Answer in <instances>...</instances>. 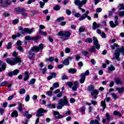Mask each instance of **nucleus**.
Wrapping results in <instances>:
<instances>
[{"mask_svg":"<svg viewBox=\"0 0 124 124\" xmlns=\"http://www.w3.org/2000/svg\"><path fill=\"white\" fill-rule=\"evenodd\" d=\"M41 37L39 36H36L34 37H32V40H34L36 42L38 40V39H40Z\"/></svg>","mask_w":124,"mask_h":124,"instance_id":"obj_37","label":"nucleus"},{"mask_svg":"<svg viewBox=\"0 0 124 124\" xmlns=\"http://www.w3.org/2000/svg\"><path fill=\"white\" fill-rule=\"evenodd\" d=\"M115 47H120V46L116 43L113 44V45L110 46V48H111L112 50H115Z\"/></svg>","mask_w":124,"mask_h":124,"instance_id":"obj_39","label":"nucleus"},{"mask_svg":"<svg viewBox=\"0 0 124 124\" xmlns=\"http://www.w3.org/2000/svg\"><path fill=\"white\" fill-rule=\"evenodd\" d=\"M71 35V33H70L69 31H64V37H66V38H68Z\"/></svg>","mask_w":124,"mask_h":124,"instance_id":"obj_22","label":"nucleus"},{"mask_svg":"<svg viewBox=\"0 0 124 124\" xmlns=\"http://www.w3.org/2000/svg\"><path fill=\"white\" fill-rule=\"evenodd\" d=\"M26 93V90L24 89H20V91H19L20 94H24Z\"/></svg>","mask_w":124,"mask_h":124,"instance_id":"obj_54","label":"nucleus"},{"mask_svg":"<svg viewBox=\"0 0 124 124\" xmlns=\"http://www.w3.org/2000/svg\"><path fill=\"white\" fill-rule=\"evenodd\" d=\"M35 78H32L30 81H29V85H34V83H35Z\"/></svg>","mask_w":124,"mask_h":124,"instance_id":"obj_35","label":"nucleus"},{"mask_svg":"<svg viewBox=\"0 0 124 124\" xmlns=\"http://www.w3.org/2000/svg\"><path fill=\"white\" fill-rule=\"evenodd\" d=\"M12 4V2L9 0H6L5 2V6H8V5H10Z\"/></svg>","mask_w":124,"mask_h":124,"instance_id":"obj_33","label":"nucleus"},{"mask_svg":"<svg viewBox=\"0 0 124 124\" xmlns=\"http://www.w3.org/2000/svg\"><path fill=\"white\" fill-rule=\"evenodd\" d=\"M19 31H21V33L22 34H26V33H28V34H31L32 32H33V31H34V28H31L30 29V28H25L23 29V27L22 26H20L18 27Z\"/></svg>","mask_w":124,"mask_h":124,"instance_id":"obj_5","label":"nucleus"},{"mask_svg":"<svg viewBox=\"0 0 124 124\" xmlns=\"http://www.w3.org/2000/svg\"><path fill=\"white\" fill-rule=\"evenodd\" d=\"M18 111H19V112H22V111H23V104H22L20 102H18Z\"/></svg>","mask_w":124,"mask_h":124,"instance_id":"obj_20","label":"nucleus"},{"mask_svg":"<svg viewBox=\"0 0 124 124\" xmlns=\"http://www.w3.org/2000/svg\"><path fill=\"white\" fill-rule=\"evenodd\" d=\"M21 15L24 16V17L28 16V14L25 12H21Z\"/></svg>","mask_w":124,"mask_h":124,"instance_id":"obj_59","label":"nucleus"},{"mask_svg":"<svg viewBox=\"0 0 124 124\" xmlns=\"http://www.w3.org/2000/svg\"><path fill=\"white\" fill-rule=\"evenodd\" d=\"M113 115H114V116H119V118H121L122 116V114L117 110L113 111Z\"/></svg>","mask_w":124,"mask_h":124,"instance_id":"obj_27","label":"nucleus"},{"mask_svg":"<svg viewBox=\"0 0 124 124\" xmlns=\"http://www.w3.org/2000/svg\"><path fill=\"white\" fill-rule=\"evenodd\" d=\"M24 116L26 117L27 119H30L32 117V115H31V114H29L28 111H26L25 112Z\"/></svg>","mask_w":124,"mask_h":124,"instance_id":"obj_23","label":"nucleus"},{"mask_svg":"<svg viewBox=\"0 0 124 124\" xmlns=\"http://www.w3.org/2000/svg\"><path fill=\"white\" fill-rule=\"evenodd\" d=\"M11 47H12V43L11 42H9L7 46V50H9V49H11Z\"/></svg>","mask_w":124,"mask_h":124,"instance_id":"obj_46","label":"nucleus"},{"mask_svg":"<svg viewBox=\"0 0 124 124\" xmlns=\"http://www.w3.org/2000/svg\"><path fill=\"white\" fill-rule=\"evenodd\" d=\"M64 31H60L58 33V36H64Z\"/></svg>","mask_w":124,"mask_h":124,"instance_id":"obj_47","label":"nucleus"},{"mask_svg":"<svg viewBox=\"0 0 124 124\" xmlns=\"http://www.w3.org/2000/svg\"><path fill=\"white\" fill-rule=\"evenodd\" d=\"M21 62L22 61L21 60V58L19 57H16L13 60L9 58H8L6 60V62L11 65H15V64H17V63Z\"/></svg>","mask_w":124,"mask_h":124,"instance_id":"obj_4","label":"nucleus"},{"mask_svg":"<svg viewBox=\"0 0 124 124\" xmlns=\"http://www.w3.org/2000/svg\"><path fill=\"white\" fill-rule=\"evenodd\" d=\"M25 40H26L27 41H29V40H32V37H31L30 36H26L25 37Z\"/></svg>","mask_w":124,"mask_h":124,"instance_id":"obj_51","label":"nucleus"},{"mask_svg":"<svg viewBox=\"0 0 124 124\" xmlns=\"http://www.w3.org/2000/svg\"><path fill=\"white\" fill-rule=\"evenodd\" d=\"M74 3H75V5L77 6H78V7H82L84 4H86L87 3V0H75Z\"/></svg>","mask_w":124,"mask_h":124,"instance_id":"obj_6","label":"nucleus"},{"mask_svg":"<svg viewBox=\"0 0 124 124\" xmlns=\"http://www.w3.org/2000/svg\"><path fill=\"white\" fill-rule=\"evenodd\" d=\"M43 48H44V46L42 44H40L38 46H34L29 51V54L30 56H34L35 53H37L39 51H42Z\"/></svg>","mask_w":124,"mask_h":124,"instance_id":"obj_1","label":"nucleus"},{"mask_svg":"<svg viewBox=\"0 0 124 124\" xmlns=\"http://www.w3.org/2000/svg\"><path fill=\"white\" fill-rule=\"evenodd\" d=\"M119 16L120 17H124V11H122L119 13Z\"/></svg>","mask_w":124,"mask_h":124,"instance_id":"obj_58","label":"nucleus"},{"mask_svg":"<svg viewBox=\"0 0 124 124\" xmlns=\"http://www.w3.org/2000/svg\"><path fill=\"white\" fill-rule=\"evenodd\" d=\"M11 116L12 118H14V117H18V111L16 110H14V111L11 113Z\"/></svg>","mask_w":124,"mask_h":124,"instance_id":"obj_18","label":"nucleus"},{"mask_svg":"<svg viewBox=\"0 0 124 124\" xmlns=\"http://www.w3.org/2000/svg\"><path fill=\"white\" fill-rule=\"evenodd\" d=\"M69 73H71L72 74H74L77 72V70L76 69L70 68L68 70Z\"/></svg>","mask_w":124,"mask_h":124,"instance_id":"obj_25","label":"nucleus"},{"mask_svg":"<svg viewBox=\"0 0 124 124\" xmlns=\"http://www.w3.org/2000/svg\"><path fill=\"white\" fill-rule=\"evenodd\" d=\"M66 13L67 15H70L71 14V11H70L69 9H66Z\"/></svg>","mask_w":124,"mask_h":124,"instance_id":"obj_64","label":"nucleus"},{"mask_svg":"<svg viewBox=\"0 0 124 124\" xmlns=\"http://www.w3.org/2000/svg\"><path fill=\"white\" fill-rule=\"evenodd\" d=\"M121 53H122V55L124 56V46H122L121 48H118L115 50V52L114 53V56L116 60H117L118 62L121 61V58H119L120 55H121Z\"/></svg>","mask_w":124,"mask_h":124,"instance_id":"obj_3","label":"nucleus"},{"mask_svg":"<svg viewBox=\"0 0 124 124\" xmlns=\"http://www.w3.org/2000/svg\"><path fill=\"white\" fill-rule=\"evenodd\" d=\"M63 20H64L63 16L57 18V22H62V21H63Z\"/></svg>","mask_w":124,"mask_h":124,"instance_id":"obj_55","label":"nucleus"},{"mask_svg":"<svg viewBox=\"0 0 124 124\" xmlns=\"http://www.w3.org/2000/svg\"><path fill=\"white\" fill-rule=\"evenodd\" d=\"M109 25L111 28H116V25L113 21H109Z\"/></svg>","mask_w":124,"mask_h":124,"instance_id":"obj_42","label":"nucleus"},{"mask_svg":"<svg viewBox=\"0 0 124 124\" xmlns=\"http://www.w3.org/2000/svg\"><path fill=\"white\" fill-rule=\"evenodd\" d=\"M15 11L16 12H26L27 10L24 8H20L17 7L15 9Z\"/></svg>","mask_w":124,"mask_h":124,"instance_id":"obj_13","label":"nucleus"},{"mask_svg":"<svg viewBox=\"0 0 124 124\" xmlns=\"http://www.w3.org/2000/svg\"><path fill=\"white\" fill-rule=\"evenodd\" d=\"M16 46H18V47H20V46H22V41L20 40H18L16 44Z\"/></svg>","mask_w":124,"mask_h":124,"instance_id":"obj_45","label":"nucleus"},{"mask_svg":"<svg viewBox=\"0 0 124 124\" xmlns=\"http://www.w3.org/2000/svg\"><path fill=\"white\" fill-rule=\"evenodd\" d=\"M93 44L95 45V48L97 49H100V45L98 44V40H97V38L96 37H93Z\"/></svg>","mask_w":124,"mask_h":124,"instance_id":"obj_9","label":"nucleus"},{"mask_svg":"<svg viewBox=\"0 0 124 124\" xmlns=\"http://www.w3.org/2000/svg\"><path fill=\"white\" fill-rule=\"evenodd\" d=\"M86 18H87V16L84 14L81 16H80V17L78 18V20L79 21H83V20H85Z\"/></svg>","mask_w":124,"mask_h":124,"instance_id":"obj_32","label":"nucleus"},{"mask_svg":"<svg viewBox=\"0 0 124 124\" xmlns=\"http://www.w3.org/2000/svg\"><path fill=\"white\" fill-rule=\"evenodd\" d=\"M50 76L47 77V80H51V79H53V78H56L57 76V74L55 72H50Z\"/></svg>","mask_w":124,"mask_h":124,"instance_id":"obj_12","label":"nucleus"},{"mask_svg":"<svg viewBox=\"0 0 124 124\" xmlns=\"http://www.w3.org/2000/svg\"><path fill=\"white\" fill-rule=\"evenodd\" d=\"M93 92L91 93V95L93 96V94H95L96 95H97L98 94V91L96 90H93Z\"/></svg>","mask_w":124,"mask_h":124,"instance_id":"obj_50","label":"nucleus"},{"mask_svg":"<svg viewBox=\"0 0 124 124\" xmlns=\"http://www.w3.org/2000/svg\"><path fill=\"white\" fill-rule=\"evenodd\" d=\"M67 86H68L70 88H72V86H73V82L70 81L66 83Z\"/></svg>","mask_w":124,"mask_h":124,"instance_id":"obj_49","label":"nucleus"},{"mask_svg":"<svg viewBox=\"0 0 124 124\" xmlns=\"http://www.w3.org/2000/svg\"><path fill=\"white\" fill-rule=\"evenodd\" d=\"M73 86L72 87L73 91H76L79 87V82L78 81H75L73 82Z\"/></svg>","mask_w":124,"mask_h":124,"instance_id":"obj_10","label":"nucleus"},{"mask_svg":"<svg viewBox=\"0 0 124 124\" xmlns=\"http://www.w3.org/2000/svg\"><path fill=\"white\" fill-rule=\"evenodd\" d=\"M46 94L47 95H48V96H52L53 94V92H52V91L51 90H49L46 92Z\"/></svg>","mask_w":124,"mask_h":124,"instance_id":"obj_48","label":"nucleus"},{"mask_svg":"<svg viewBox=\"0 0 124 124\" xmlns=\"http://www.w3.org/2000/svg\"><path fill=\"white\" fill-rule=\"evenodd\" d=\"M53 116L54 118H55L56 120L62 119V118H64V116L61 114L59 111H53Z\"/></svg>","mask_w":124,"mask_h":124,"instance_id":"obj_7","label":"nucleus"},{"mask_svg":"<svg viewBox=\"0 0 124 124\" xmlns=\"http://www.w3.org/2000/svg\"><path fill=\"white\" fill-rule=\"evenodd\" d=\"M111 95L114 99H117L118 98V96L115 93H112Z\"/></svg>","mask_w":124,"mask_h":124,"instance_id":"obj_60","label":"nucleus"},{"mask_svg":"<svg viewBox=\"0 0 124 124\" xmlns=\"http://www.w3.org/2000/svg\"><path fill=\"white\" fill-rule=\"evenodd\" d=\"M116 91H118L119 93H124V88L122 87V88H117L116 89Z\"/></svg>","mask_w":124,"mask_h":124,"instance_id":"obj_28","label":"nucleus"},{"mask_svg":"<svg viewBox=\"0 0 124 124\" xmlns=\"http://www.w3.org/2000/svg\"><path fill=\"white\" fill-rule=\"evenodd\" d=\"M20 36H21V33L17 32V35H12V38L13 39H16L17 37H20Z\"/></svg>","mask_w":124,"mask_h":124,"instance_id":"obj_29","label":"nucleus"},{"mask_svg":"<svg viewBox=\"0 0 124 124\" xmlns=\"http://www.w3.org/2000/svg\"><path fill=\"white\" fill-rule=\"evenodd\" d=\"M89 52H93V53L95 52V48H94V46L92 47L89 50Z\"/></svg>","mask_w":124,"mask_h":124,"instance_id":"obj_62","label":"nucleus"},{"mask_svg":"<svg viewBox=\"0 0 124 124\" xmlns=\"http://www.w3.org/2000/svg\"><path fill=\"white\" fill-rule=\"evenodd\" d=\"M115 68H114L113 65H111L110 66L108 67V73H111L112 71H114Z\"/></svg>","mask_w":124,"mask_h":124,"instance_id":"obj_21","label":"nucleus"},{"mask_svg":"<svg viewBox=\"0 0 124 124\" xmlns=\"http://www.w3.org/2000/svg\"><path fill=\"white\" fill-rule=\"evenodd\" d=\"M30 101V95H27V96L25 97V101L28 102V101Z\"/></svg>","mask_w":124,"mask_h":124,"instance_id":"obj_63","label":"nucleus"},{"mask_svg":"<svg viewBox=\"0 0 124 124\" xmlns=\"http://www.w3.org/2000/svg\"><path fill=\"white\" fill-rule=\"evenodd\" d=\"M24 75L25 77L23 78L24 81H27L30 79V75H31V74H30L29 72H25Z\"/></svg>","mask_w":124,"mask_h":124,"instance_id":"obj_15","label":"nucleus"},{"mask_svg":"<svg viewBox=\"0 0 124 124\" xmlns=\"http://www.w3.org/2000/svg\"><path fill=\"white\" fill-rule=\"evenodd\" d=\"M85 42H88V43H92L93 42V39L91 38H88L85 40Z\"/></svg>","mask_w":124,"mask_h":124,"instance_id":"obj_40","label":"nucleus"},{"mask_svg":"<svg viewBox=\"0 0 124 124\" xmlns=\"http://www.w3.org/2000/svg\"><path fill=\"white\" fill-rule=\"evenodd\" d=\"M67 104H68V101L67 100V98H66V96H64L63 99H60L58 101V106L57 107V108L58 109H62L63 106H66Z\"/></svg>","mask_w":124,"mask_h":124,"instance_id":"obj_2","label":"nucleus"},{"mask_svg":"<svg viewBox=\"0 0 124 124\" xmlns=\"http://www.w3.org/2000/svg\"><path fill=\"white\" fill-rule=\"evenodd\" d=\"M53 9H54V10H56V11H58V10H60V9H61V7L59 5H56L53 8Z\"/></svg>","mask_w":124,"mask_h":124,"instance_id":"obj_43","label":"nucleus"},{"mask_svg":"<svg viewBox=\"0 0 124 124\" xmlns=\"http://www.w3.org/2000/svg\"><path fill=\"white\" fill-rule=\"evenodd\" d=\"M118 9L119 10H124V3H120L118 4Z\"/></svg>","mask_w":124,"mask_h":124,"instance_id":"obj_24","label":"nucleus"},{"mask_svg":"<svg viewBox=\"0 0 124 124\" xmlns=\"http://www.w3.org/2000/svg\"><path fill=\"white\" fill-rule=\"evenodd\" d=\"M85 111H86V108L84 106L79 108V112H80L82 115H85Z\"/></svg>","mask_w":124,"mask_h":124,"instance_id":"obj_26","label":"nucleus"},{"mask_svg":"<svg viewBox=\"0 0 124 124\" xmlns=\"http://www.w3.org/2000/svg\"><path fill=\"white\" fill-rule=\"evenodd\" d=\"M43 113H47V110H44L43 108H40L37 111L36 116L38 117H42Z\"/></svg>","mask_w":124,"mask_h":124,"instance_id":"obj_8","label":"nucleus"},{"mask_svg":"<svg viewBox=\"0 0 124 124\" xmlns=\"http://www.w3.org/2000/svg\"><path fill=\"white\" fill-rule=\"evenodd\" d=\"M89 92H93L94 91V86L91 85L88 87Z\"/></svg>","mask_w":124,"mask_h":124,"instance_id":"obj_30","label":"nucleus"},{"mask_svg":"<svg viewBox=\"0 0 124 124\" xmlns=\"http://www.w3.org/2000/svg\"><path fill=\"white\" fill-rule=\"evenodd\" d=\"M72 58L69 57L65 59L63 62V64L64 65H69V61H71Z\"/></svg>","mask_w":124,"mask_h":124,"instance_id":"obj_11","label":"nucleus"},{"mask_svg":"<svg viewBox=\"0 0 124 124\" xmlns=\"http://www.w3.org/2000/svg\"><path fill=\"white\" fill-rule=\"evenodd\" d=\"M106 117L107 121H110V115H109V113H107L106 114Z\"/></svg>","mask_w":124,"mask_h":124,"instance_id":"obj_57","label":"nucleus"},{"mask_svg":"<svg viewBox=\"0 0 124 124\" xmlns=\"http://www.w3.org/2000/svg\"><path fill=\"white\" fill-rule=\"evenodd\" d=\"M64 115H65V116H68L69 115H71V112L70 111V110H68L67 111H65L64 112Z\"/></svg>","mask_w":124,"mask_h":124,"instance_id":"obj_61","label":"nucleus"},{"mask_svg":"<svg viewBox=\"0 0 124 124\" xmlns=\"http://www.w3.org/2000/svg\"><path fill=\"white\" fill-rule=\"evenodd\" d=\"M98 28H100V25L96 23V22H94L93 24V30H95Z\"/></svg>","mask_w":124,"mask_h":124,"instance_id":"obj_16","label":"nucleus"},{"mask_svg":"<svg viewBox=\"0 0 124 124\" xmlns=\"http://www.w3.org/2000/svg\"><path fill=\"white\" fill-rule=\"evenodd\" d=\"M62 80H66L68 79V77H67V76L65 75H63L62 77Z\"/></svg>","mask_w":124,"mask_h":124,"instance_id":"obj_56","label":"nucleus"},{"mask_svg":"<svg viewBox=\"0 0 124 124\" xmlns=\"http://www.w3.org/2000/svg\"><path fill=\"white\" fill-rule=\"evenodd\" d=\"M19 72H20V71L16 69L13 72V73L14 74V75L16 76L19 74Z\"/></svg>","mask_w":124,"mask_h":124,"instance_id":"obj_41","label":"nucleus"},{"mask_svg":"<svg viewBox=\"0 0 124 124\" xmlns=\"http://www.w3.org/2000/svg\"><path fill=\"white\" fill-rule=\"evenodd\" d=\"M85 79L86 77L85 76V74H81L80 79L79 80L80 83H81V84H83L84 82H85Z\"/></svg>","mask_w":124,"mask_h":124,"instance_id":"obj_14","label":"nucleus"},{"mask_svg":"<svg viewBox=\"0 0 124 124\" xmlns=\"http://www.w3.org/2000/svg\"><path fill=\"white\" fill-rule=\"evenodd\" d=\"M49 109H53L56 108V105L53 104H50L47 105Z\"/></svg>","mask_w":124,"mask_h":124,"instance_id":"obj_31","label":"nucleus"},{"mask_svg":"<svg viewBox=\"0 0 124 124\" xmlns=\"http://www.w3.org/2000/svg\"><path fill=\"white\" fill-rule=\"evenodd\" d=\"M53 88H54V89H57V88H59V87H60V84L59 83V82H55L53 84Z\"/></svg>","mask_w":124,"mask_h":124,"instance_id":"obj_38","label":"nucleus"},{"mask_svg":"<svg viewBox=\"0 0 124 124\" xmlns=\"http://www.w3.org/2000/svg\"><path fill=\"white\" fill-rule=\"evenodd\" d=\"M18 23H19V20L18 19H16L13 20V25H16V24H18Z\"/></svg>","mask_w":124,"mask_h":124,"instance_id":"obj_53","label":"nucleus"},{"mask_svg":"<svg viewBox=\"0 0 124 124\" xmlns=\"http://www.w3.org/2000/svg\"><path fill=\"white\" fill-rule=\"evenodd\" d=\"M16 49L17 50H18V51H19V52H21L22 53H24V48H23V47H22V46H19L17 47H16Z\"/></svg>","mask_w":124,"mask_h":124,"instance_id":"obj_36","label":"nucleus"},{"mask_svg":"<svg viewBox=\"0 0 124 124\" xmlns=\"http://www.w3.org/2000/svg\"><path fill=\"white\" fill-rule=\"evenodd\" d=\"M101 106L103 107L102 111H104V110H105V108H106V103H105V99L101 102Z\"/></svg>","mask_w":124,"mask_h":124,"instance_id":"obj_19","label":"nucleus"},{"mask_svg":"<svg viewBox=\"0 0 124 124\" xmlns=\"http://www.w3.org/2000/svg\"><path fill=\"white\" fill-rule=\"evenodd\" d=\"M85 29H86V28H85V27H84V26L80 27L79 29V32H84V31H85Z\"/></svg>","mask_w":124,"mask_h":124,"instance_id":"obj_34","label":"nucleus"},{"mask_svg":"<svg viewBox=\"0 0 124 124\" xmlns=\"http://www.w3.org/2000/svg\"><path fill=\"white\" fill-rule=\"evenodd\" d=\"M39 33H40V34L44 35V36H46V35H47V32H43V31L41 30H39Z\"/></svg>","mask_w":124,"mask_h":124,"instance_id":"obj_44","label":"nucleus"},{"mask_svg":"<svg viewBox=\"0 0 124 124\" xmlns=\"http://www.w3.org/2000/svg\"><path fill=\"white\" fill-rule=\"evenodd\" d=\"M39 3L41 8H43V7H44V5H45V3L44 2L40 1L39 2Z\"/></svg>","mask_w":124,"mask_h":124,"instance_id":"obj_52","label":"nucleus"},{"mask_svg":"<svg viewBox=\"0 0 124 124\" xmlns=\"http://www.w3.org/2000/svg\"><path fill=\"white\" fill-rule=\"evenodd\" d=\"M114 81L116 83L117 85H120L123 84L122 82V80L120 79L119 78H114Z\"/></svg>","mask_w":124,"mask_h":124,"instance_id":"obj_17","label":"nucleus"}]
</instances>
